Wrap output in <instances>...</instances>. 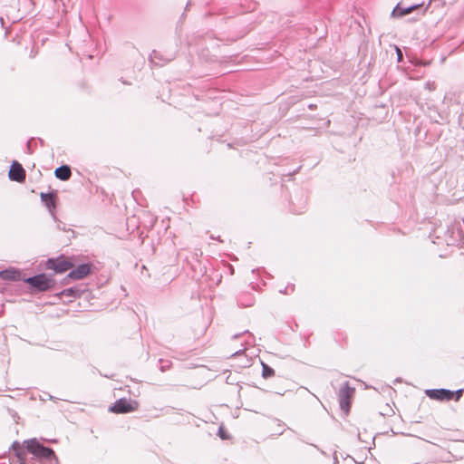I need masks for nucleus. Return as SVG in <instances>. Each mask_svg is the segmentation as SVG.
<instances>
[{"label":"nucleus","instance_id":"f257e3e1","mask_svg":"<svg viewBox=\"0 0 464 464\" xmlns=\"http://www.w3.org/2000/svg\"><path fill=\"white\" fill-rule=\"evenodd\" d=\"M24 443L25 448L18 441L13 442L11 449L14 452L15 459H12L10 464H26V452L31 453L40 464H59L54 451L41 444L36 439L25 440Z\"/></svg>","mask_w":464,"mask_h":464},{"label":"nucleus","instance_id":"f03ea898","mask_svg":"<svg viewBox=\"0 0 464 464\" xmlns=\"http://www.w3.org/2000/svg\"><path fill=\"white\" fill-rule=\"evenodd\" d=\"M415 11H417L419 14L424 15L426 8L421 4H408L405 0H401L392 10V16L393 18H401Z\"/></svg>","mask_w":464,"mask_h":464},{"label":"nucleus","instance_id":"7ed1b4c3","mask_svg":"<svg viewBox=\"0 0 464 464\" xmlns=\"http://www.w3.org/2000/svg\"><path fill=\"white\" fill-rule=\"evenodd\" d=\"M33 289L44 292L51 289L54 285V280L46 274H38L24 280Z\"/></svg>","mask_w":464,"mask_h":464},{"label":"nucleus","instance_id":"20e7f679","mask_svg":"<svg viewBox=\"0 0 464 464\" xmlns=\"http://www.w3.org/2000/svg\"><path fill=\"white\" fill-rule=\"evenodd\" d=\"M355 389L351 387L348 382H344L338 392V398L340 408L348 412L351 406V398L354 393Z\"/></svg>","mask_w":464,"mask_h":464},{"label":"nucleus","instance_id":"39448f33","mask_svg":"<svg viewBox=\"0 0 464 464\" xmlns=\"http://www.w3.org/2000/svg\"><path fill=\"white\" fill-rule=\"evenodd\" d=\"M138 406L139 403L136 401L121 398L115 401L110 408V411L115 413H128L136 411Z\"/></svg>","mask_w":464,"mask_h":464},{"label":"nucleus","instance_id":"423d86ee","mask_svg":"<svg viewBox=\"0 0 464 464\" xmlns=\"http://www.w3.org/2000/svg\"><path fill=\"white\" fill-rule=\"evenodd\" d=\"M47 268L54 270L56 273H63L72 267V264L63 256L58 258H50L47 260Z\"/></svg>","mask_w":464,"mask_h":464},{"label":"nucleus","instance_id":"0eeeda50","mask_svg":"<svg viewBox=\"0 0 464 464\" xmlns=\"http://www.w3.org/2000/svg\"><path fill=\"white\" fill-rule=\"evenodd\" d=\"M426 394L433 400L450 401L454 398V392L447 389H430L426 391Z\"/></svg>","mask_w":464,"mask_h":464},{"label":"nucleus","instance_id":"6e6552de","mask_svg":"<svg viewBox=\"0 0 464 464\" xmlns=\"http://www.w3.org/2000/svg\"><path fill=\"white\" fill-rule=\"evenodd\" d=\"M9 179L14 181L23 182L25 179V171L22 165L14 161L10 167Z\"/></svg>","mask_w":464,"mask_h":464},{"label":"nucleus","instance_id":"1a4fd4ad","mask_svg":"<svg viewBox=\"0 0 464 464\" xmlns=\"http://www.w3.org/2000/svg\"><path fill=\"white\" fill-rule=\"evenodd\" d=\"M91 272V266L88 264H82L72 269L68 274V277L73 280H80L86 277Z\"/></svg>","mask_w":464,"mask_h":464},{"label":"nucleus","instance_id":"9d476101","mask_svg":"<svg viewBox=\"0 0 464 464\" xmlns=\"http://www.w3.org/2000/svg\"><path fill=\"white\" fill-rule=\"evenodd\" d=\"M41 200L45 205V207L48 208L50 214L55 218L54 215V209L56 208V194L55 192H50V193H44L42 192L41 195Z\"/></svg>","mask_w":464,"mask_h":464},{"label":"nucleus","instance_id":"9b49d317","mask_svg":"<svg viewBox=\"0 0 464 464\" xmlns=\"http://www.w3.org/2000/svg\"><path fill=\"white\" fill-rule=\"evenodd\" d=\"M54 175L61 180H68L72 176L71 169L68 165H63L55 169Z\"/></svg>","mask_w":464,"mask_h":464},{"label":"nucleus","instance_id":"f8f14e48","mask_svg":"<svg viewBox=\"0 0 464 464\" xmlns=\"http://www.w3.org/2000/svg\"><path fill=\"white\" fill-rule=\"evenodd\" d=\"M0 277L5 280H16L19 277V272L14 269H5L0 272Z\"/></svg>","mask_w":464,"mask_h":464},{"label":"nucleus","instance_id":"ddd939ff","mask_svg":"<svg viewBox=\"0 0 464 464\" xmlns=\"http://www.w3.org/2000/svg\"><path fill=\"white\" fill-rule=\"evenodd\" d=\"M81 295V290L77 287H70V288H67V289H64L63 290L60 294H59V296L62 298L63 296H67V297H72V298H75V297H78L80 296Z\"/></svg>","mask_w":464,"mask_h":464},{"label":"nucleus","instance_id":"4468645a","mask_svg":"<svg viewBox=\"0 0 464 464\" xmlns=\"http://www.w3.org/2000/svg\"><path fill=\"white\" fill-rule=\"evenodd\" d=\"M241 4L245 7L246 12L254 11L257 6V3L253 0H241Z\"/></svg>","mask_w":464,"mask_h":464},{"label":"nucleus","instance_id":"2eb2a0df","mask_svg":"<svg viewBox=\"0 0 464 464\" xmlns=\"http://www.w3.org/2000/svg\"><path fill=\"white\" fill-rule=\"evenodd\" d=\"M274 375H275L274 369L271 368L270 366H268L267 364L262 362V376L265 379H267Z\"/></svg>","mask_w":464,"mask_h":464},{"label":"nucleus","instance_id":"dca6fc26","mask_svg":"<svg viewBox=\"0 0 464 464\" xmlns=\"http://www.w3.org/2000/svg\"><path fill=\"white\" fill-rule=\"evenodd\" d=\"M452 233L455 236L452 237L451 240L448 241V245H453L459 243L461 240V231L459 228H457L456 232L453 230Z\"/></svg>","mask_w":464,"mask_h":464},{"label":"nucleus","instance_id":"f3484780","mask_svg":"<svg viewBox=\"0 0 464 464\" xmlns=\"http://www.w3.org/2000/svg\"><path fill=\"white\" fill-rule=\"evenodd\" d=\"M463 392H464L463 389H459L456 392H454V398L453 399H455V401H459L460 399V397L462 396Z\"/></svg>","mask_w":464,"mask_h":464},{"label":"nucleus","instance_id":"a211bd4d","mask_svg":"<svg viewBox=\"0 0 464 464\" xmlns=\"http://www.w3.org/2000/svg\"><path fill=\"white\" fill-rule=\"evenodd\" d=\"M218 435H219V437H220L222 440H226V439H227V434H226V431H225L222 428H219Z\"/></svg>","mask_w":464,"mask_h":464},{"label":"nucleus","instance_id":"6ab92c4d","mask_svg":"<svg viewBox=\"0 0 464 464\" xmlns=\"http://www.w3.org/2000/svg\"><path fill=\"white\" fill-rule=\"evenodd\" d=\"M395 48H396V53H397V56H398V61L401 62L402 60V53H401V49L398 48L397 46Z\"/></svg>","mask_w":464,"mask_h":464},{"label":"nucleus","instance_id":"aec40b11","mask_svg":"<svg viewBox=\"0 0 464 464\" xmlns=\"http://www.w3.org/2000/svg\"><path fill=\"white\" fill-rule=\"evenodd\" d=\"M157 57V53L156 52L153 53V56L151 55L150 56V60L152 63H154L155 64H159L157 62H155V58Z\"/></svg>","mask_w":464,"mask_h":464},{"label":"nucleus","instance_id":"412c9836","mask_svg":"<svg viewBox=\"0 0 464 464\" xmlns=\"http://www.w3.org/2000/svg\"><path fill=\"white\" fill-rule=\"evenodd\" d=\"M8 33H9V31H5V38H7Z\"/></svg>","mask_w":464,"mask_h":464},{"label":"nucleus","instance_id":"4be33fe9","mask_svg":"<svg viewBox=\"0 0 464 464\" xmlns=\"http://www.w3.org/2000/svg\"><path fill=\"white\" fill-rule=\"evenodd\" d=\"M287 289H288V287H286V288H285V291H284V293H285V294H286V293H287ZM280 293H283V290H280Z\"/></svg>","mask_w":464,"mask_h":464},{"label":"nucleus","instance_id":"5701e85b","mask_svg":"<svg viewBox=\"0 0 464 464\" xmlns=\"http://www.w3.org/2000/svg\"><path fill=\"white\" fill-rule=\"evenodd\" d=\"M427 86H429V90H431V85H430V83H427Z\"/></svg>","mask_w":464,"mask_h":464},{"label":"nucleus","instance_id":"b1692460","mask_svg":"<svg viewBox=\"0 0 464 464\" xmlns=\"http://www.w3.org/2000/svg\"><path fill=\"white\" fill-rule=\"evenodd\" d=\"M427 86H429V90H431V85H430V83H427Z\"/></svg>","mask_w":464,"mask_h":464},{"label":"nucleus","instance_id":"393cba45","mask_svg":"<svg viewBox=\"0 0 464 464\" xmlns=\"http://www.w3.org/2000/svg\"><path fill=\"white\" fill-rule=\"evenodd\" d=\"M427 86H429V90H431V85H430V83H427Z\"/></svg>","mask_w":464,"mask_h":464},{"label":"nucleus","instance_id":"a878e982","mask_svg":"<svg viewBox=\"0 0 464 464\" xmlns=\"http://www.w3.org/2000/svg\"><path fill=\"white\" fill-rule=\"evenodd\" d=\"M240 353V351L236 352L233 355H237Z\"/></svg>","mask_w":464,"mask_h":464}]
</instances>
